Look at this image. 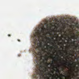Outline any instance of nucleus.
I'll list each match as a JSON object with an SVG mask.
<instances>
[{"label":"nucleus","mask_w":79,"mask_h":79,"mask_svg":"<svg viewBox=\"0 0 79 79\" xmlns=\"http://www.w3.org/2000/svg\"><path fill=\"white\" fill-rule=\"evenodd\" d=\"M44 64V66L41 69L40 68V65H38L36 67L37 69H36L35 73V74L33 76L34 79H51L50 77H53L52 79H54V77L56 79H58V78L56 77L55 74H54V76L51 74V72H49V73H46V72L48 71V65L50 64L46 63Z\"/></svg>","instance_id":"1"},{"label":"nucleus","mask_w":79,"mask_h":79,"mask_svg":"<svg viewBox=\"0 0 79 79\" xmlns=\"http://www.w3.org/2000/svg\"><path fill=\"white\" fill-rule=\"evenodd\" d=\"M42 24V27H39L36 28V31L37 32L34 34L33 38V39L35 41L33 42L34 44V45L33 46V47L35 50H38L39 51L41 52L40 54L41 53L42 54V51L44 52H46L45 50H46L47 49L45 48V46H46L47 48L48 47H50V45H47V44H46L43 45L42 43H38L37 42V39L39 40L40 39V37H41V33H44V31L45 29V26L43 24Z\"/></svg>","instance_id":"2"},{"label":"nucleus","mask_w":79,"mask_h":79,"mask_svg":"<svg viewBox=\"0 0 79 79\" xmlns=\"http://www.w3.org/2000/svg\"><path fill=\"white\" fill-rule=\"evenodd\" d=\"M33 54L34 56H36V60H35L36 63V67L40 66V68L42 69V67H43L44 64L47 63V60H48L50 57L47 55H46L45 56H44V59L43 60V59H42L43 56L41 53L40 54H37L35 51H34Z\"/></svg>","instance_id":"3"},{"label":"nucleus","mask_w":79,"mask_h":79,"mask_svg":"<svg viewBox=\"0 0 79 79\" xmlns=\"http://www.w3.org/2000/svg\"><path fill=\"white\" fill-rule=\"evenodd\" d=\"M75 25H71L70 27L73 30L76 31V34H78L79 35V26L77 25V23H75Z\"/></svg>","instance_id":"4"},{"label":"nucleus","mask_w":79,"mask_h":79,"mask_svg":"<svg viewBox=\"0 0 79 79\" xmlns=\"http://www.w3.org/2000/svg\"><path fill=\"white\" fill-rule=\"evenodd\" d=\"M73 34L74 36H73V37H71L72 39H79V36L78 35H76L74 33H73Z\"/></svg>","instance_id":"5"},{"label":"nucleus","mask_w":79,"mask_h":79,"mask_svg":"<svg viewBox=\"0 0 79 79\" xmlns=\"http://www.w3.org/2000/svg\"><path fill=\"white\" fill-rule=\"evenodd\" d=\"M56 32H60V33H62V32H64V29H61L60 31H55Z\"/></svg>","instance_id":"6"},{"label":"nucleus","mask_w":79,"mask_h":79,"mask_svg":"<svg viewBox=\"0 0 79 79\" xmlns=\"http://www.w3.org/2000/svg\"><path fill=\"white\" fill-rule=\"evenodd\" d=\"M45 26H46L47 27L48 26V22H46V23H44Z\"/></svg>","instance_id":"7"},{"label":"nucleus","mask_w":79,"mask_h":79,"mask_svg":"<svg viewBox=\"0 0 79 79\" xmlns=\"http://www.w3.org/2000/svg\"><path fill=\"white\" fill-rule=\"evenodd\" d=\"M53 69L54 70V71H56V74H57L56 73H58L59 72V70L58 69H57L56 71L54 69Z\"/></svg>","instance_id":"8"},{"label":"nucleus","mask_w":79,"mask_h":79,"mask_svg":"<svg viewBox=\"0 0 79 79\" xmlns=\"http://www.w3.org/2000/svg\"><path fill=\"white\" fill-rule=\"evenodd\" d=\"M54 58H55V59H56V60H57L58 61H59V58H58V57H57L56 58V57H54Z\"/></svg>","instance_id":"9"},{"label":"nucleus","mask_w":79,"mask_h":79,"mask_svg":"<svg viewBox=\"0 0 79 79\" xmlns=\"http://www.w3.org/2000/svg\"><path fill=\"white\" fill-rule=\"evenodd\" d=\"M46 38H47V39H49V40H50V38H49V37H47V36H45Z\"/></svg>","instance_id":"10"},{"label":"nucleus","mask_w":79,"mask_h":79,"mask_svg":"<svg viewBox=\"0 0 79 79\" xmlns=\"http://www.w3.org/2000/svg\"><path fill=\"white\" fill-rule=\"evenodd\" d=\"M74 40L76 39L77 41H79V38H77V39H73Z\"/></svg>","instance_id":"11"},{"label":"nucleus","mask_w":79,"mask_h":79,"mask_svg":"<svg viewBox=\"0 0 79 79\" xmlns=\"http://www.w3.org/2000/svg\"><path fill=\"white\" fill-rule=\"evenodd\" d=\"M52 64H54V61H52Z\"/></svg>","instance_id":"12"},{"label":"nucleus","mask_w":79,"mask_h":79,"mask_svg":"<svg viewBox=\"0 0 79 79\" xmlns=\"http://www.w3.org/2000/svg\"><path fill=\"white\" fill-rule=\"evenodd\" d=\"M60 45H62L63 46V45H64V44L62 43H60Z\"/></svg>","instance_id":"13"},{"label":"nucleus","mask_w":79,"mask_h":79,"mask_svg":"<svg viewBox=\"0 0 79 79\" xmlns=\"http://www.w3.org/2000/svg\"><path fill=\"white\" fill-rule=\"evenodd\" d=\"M73 65V64H70V63H69V64L68 65V66L69 65Z\"/></svg>","instance_id":"14"},{"label":"nucleus","mask_w":79,"mask_h":79,"mask_svg":"<svg viewBox=\"0 0 79 79\" xmlns=\"http://www.w3.org/2000/svg\"><path fill=\"white\" fill-rule=\"evenodd\" d=\"M49 35H52V34L51 33H49Z\"/></svg>","instance_id":"15"},{"label":"nucleus","mask_w":79,"mask_h":79,"mask_svg":"<svg viewBox=\"0 0 79 79\" xmlns=\"http://www.w3.org/2000/svg\"><path fill=\"white\" fill-rule=\"evenodd\" d=\"M8 37H11V35L8 34Z\"/></svg>","instance_id":"16"},{"label":"nucleus","mask_w":79,"mask_h":79,"mask_svg":"<svg viewBox=\"0 0 79 79\" xmlns=\"http://www.w3.org/2000/svg\"><path fill=\"white\" fill-rule=\"evenodd\" d=\"M17 40H18V42H21V40L19 39H18Z\"/></svg>","instance_id":"17"},{"label":"nucleus","mask_w":79,"mask_h":79,"mask_svg":"<svg viewBox=\"0 0 79 79\" xmlns=\"http://www.w3.org/2000/svg\"><path fill=\"white\" fill-rule=\"evenodd\" d=\"M44 42V44H46V41H44V40H43Z\"/></svg>","instance_id":"18"},{"label":"nucleus","mask_w":79,"mask_h":79,"mask_svg":"<svg viewBox=\"0 0 79 79\" xmlns=\"http://www.w3.org/2000/svg\"><path fill=\"white\" fill-rule=\"evenodd\" d=\"M61 54H62V56H63V53H61Z\"/></svg>","instance_id":"19"},{"label":"nucleus","mask_w":79,"mask_h":79,"mask_svg":"<svg viewBox=\"0 0 79 79\" xmlns=\"http://www.w3.org/2000/svg\"><path fill=\"white\" fill-rule=\"evenodd\" d=\"M56 48H58V46H56Z\"/></svg>","instance_id":"20"},{"label":"nucleus","mask_w":79,"mask_h":79,"mask_svg":"<svg viewBox=\"0 0 79 79\" xmlns=\"http://www.w3.org/2000/svg\"><path fill=\"white\" fill-rule=\"evenodd\" d=\"M65 28H66V27H64L63 29H65Z\"/></svg>","instance_id":"21"},{"label":"nucleus","mask_w":79,"mask_h":79,"mask_svg":"<svg viewBox=\"0 0 79 79\" xmlns=\"http://www.w3.org/2000/svg\"><path fill=\"white\" fill-rule=\"evenodd\" d=\"M52 40H53V38H51Z\"/></svg>","instance_id":"22"},{"label":"nucleus","mask_w":79,"mask_h":79,"mask_svg":"<svg viewBox=\"0 0 79 79\" xmlns=\"http://www.w3.org/2000/svg\"><path fill=\"white\" fill-rule=\"evenodd\" d=\"M63 77H66V76L64 75H63Z\"/></svg>","instance_id":"23"},{"label":"nucleus","mask_w":79,"mask_h":79,"mask_svg":"<svg viewBox=\"0 0 79 79\" xmlns=\"http://www.w3.org/2000/svg\"><path fill=\"white\" fill-rule=\"evenodd\" d=\"M51 22V21H50V23H49V24H50V23Z\"/></svg>","instance_id":"24"},{"label":"nucleus","mask_w":79,"mask_h":79,"mask_svg":"<svg viewBox=\"0 0 79 79\" xmlns=\"http://www.w3.org/2000/svg\"><path fill=\"white\" fill-rule=\"evenodd\" d=\"M54 68H57L56 67H54Z\"/></svg>","instance_id":"25"},{"label":"nucleus","mask_w":79,"mask_h":79,"mask_svg":"<svg viewBox=\"0 0 79 79\" xmlns=\"http://www.w3.org/2000/svg\"><path fill=\"white\" fill-rule=\"evenodd\" d=\"M54 42L55 43V40H54Z\"/></svg>","instance_id":"26"},{"label":"nucleus","mask_w":79,"mask_h":79,"mask_svg":"<svg viewBox=\"0 0 79 79\" xmlns=\"http://www.w3.org/2000/svg\"><path fill=\"white\" fill-rule=\"evenodd\" d=\"M66 64V65H68V64Z\"/></svg>","instance_id":"27"},{"label":"nucleus","mask_w":79,"mask_h":79,"mask_svg":"<svg viewBox=\"0 0 79 79\" xmlns=\"http://www.w3.org/2000/svg\"><path fill=\"white\" fill-rule=\"evenodd\" d=\"M20 55H18V56H20Z\"/></svg>","instance_id":"28"},{"label":"nucleus","mask_w":79,"mask_h":79,"mask_svg":"<svg viewBox=\"0 0 79 79\" xmlns=\"http://www.w3.org/2000/svg\"><path fill=\"white\" fill-rule=\"evenodd\" d=\"M66 33V31H65V33Z\"/></svg>","instance_id":"29"},{"label":"nucleus","mask_w":79,"mask_h":79,"mask_svg":"<svg viewBox=\"0 0 79 79\" xmlns=\"http://www.w3.org/2000/svg\"><path fill=\"white\" fill-rule=\"evenodd\" d=\"M52 74H53V72H52Z\"/></svg>","instance_id":"30"},{"label":"nucleus","mask_w":79,"mask_h":79,"mask_svg":"<svg viewBox=\"0 0 79 79\" xmlns=\"http://www.w3.org/2000/svg\"><path fill=\"white\" fill-rule=\"evenodd\" d=\"M53 32H55V31L53 30Z\"/></svg>","instance_id":"31"},{"label":"nucleus","mask_w":79,"mask_h":79,"mask_svg":"<svg viewBox=\"0 0 79 79\" xmlns=\"http://www.w3.org/2000/svg\"><path fill=\"white\" fill-rule=\"evenodd\" d=\"M51 32L52 33V31H51Z\"/></svg>","instance_id":"32"},{"label":"nucleus","mask_w":79,"mask_h":79,"mask_svg":"<svg viewBox=\"0 0 79 79\" xmlns=\"http://www.w3.org/2000/svg\"><path fill=\"white\" fill-rule=\"evenodd\" d=\"M56 29H58V28H56Z\"/></svg>","instance_id":"33"},{"label":"nucleus","mask_w":79,"mask_h":79,"mask_svg":"<svg viewBox=\"0 0 79 79\" xmlns=\"http://www.w3.org/2000/svg\"><path fill=\"white\" fill-rule=\"evenodd\" d=\"M50 47V48H52V47Z\"/></svg>","instance_id":"34"},{"label":"nucleus","mask_w":79,"mask_h":79,"mask_svg":"<svg viewBox=\"0 0 79 79\" xmlns=\"http://www.w3.org/2000/svg\"><path fill=\"white\" fill-rule=\"evenodd\" d=\"M66 63H68V62H66Z\"/></svg>","instance_id":"35"},{"label":"nucleus","mask_w":79,"mask_h":79,"mask_svg":"<svg viewBox=\"0 0 79 79\" xmlns=\"http://www.w3.org/2000/svg\"><path fill=\"white\" fill-rule=\"evenodd\" d=\"M68 50H69V49H68Z\"/></svg>","instance_id":"36"},{"label":"nucleus","mask_w":79,"mask_h":79,"mask_svg":"<svg viewBox=\"0 0 79 79\" xmlns=\"http://www.w3.org/2000/svg\"><path fill=\"white\" fill-rule=\"evenodd\" d=\"M66 31H68V29H67Z\"/></svg>","instance_id":"37"},{"label":"nucleus","mask_w":79,"mask_h":79,"mask_svg":"<svg viewBox=\"0 0 79 79\" xmlns=\"http://www.w3.org/2000/svg\"><path fill=\"white\" fill-rule=\"evenodd\" d=\"M53 66H54V65H53Z\"/></svg>","instance_id":"38"},{"label":"nucleus","mask_w":79,"mask_h":79,"mask_svg":"<svg viewBox=\"0 0 79 79\" xmlns=\"http://www.w3.org/2000/svg\"><path fill=\"white\" fill-rule=\"evenodd\" d=\"M66 43H65L66 44Z\"/></svg>","instance_id":"39"},{"label":"nucleus","mask_w":79,"mask_h":79,"mask_svg":"<svg viewBox=\"0 0 79 79\" xmlns=\"http://www.w3.org/2000/svg\"><path fill=\"white\" fill-rule=\"evenodd\" d=\"M45 38V39H46V38Z\"/></svg>","instance_id":"40"},{"label":"nucleus","mask_w":79,"mask_h":79,"mask_svg":"<svg viewBox=\"0 0 79 79\" xmlns=\"http://www.w3.org/2000/svg\"><path fill=\"white\" fill-rule=\"evenodd\" d=\"M50 54H51V53H50Z\"/></svg>","instance_id":"41"},{"label":"nucleus","mask_w":79,"mask_h":79,"mask_svg":"<svg viewBox=\"0 0 79 79\" xmlns=\"http://www.w3.org/2000/svg\"><path fill=\"white\" fill-rule=\"evenodd\" d=\"M61 47H62V46H61Z\"/></svg>","instance_id":"42"}]
</instances>
